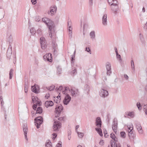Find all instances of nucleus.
<instances>
[{"instance_id": "obj_1", "label": "nucleus", "mask_w": 147, "mask_h": 147, "mask_svg": "<svg viewBox=\"0 0 147 147\" xmlns=\"http://www.w3.org/2000/svg\"><path fill=\"white\" fill-rule=\"evenodd\" d=\"M42 21L47 25L49 30V35L51 37H52V34L53 35L55 30V25L54 22L49 18H44L42 19Z\"/></svg>"}, {"instance_id": "obj_2", "label": "nucleus", "mask_w": 147, "mask_h": 147, "mask_svg": "<svg viewBox=\"0 0 147 147\" xmlns=\"http://www.w3.org/2000/svg\"><path fill=\"white\" fill-rule=\"evenodd\" d=\"M58 119L59 121H57V120L55 121L53 126V128L54 130L56 131H58L61 128V124L59 121L63 120V118L62 117L58 118Z\"/></svg>"}, {"instance_id": "obj_3", "label": "nucleus", "mask_w": 147, "mask_h": 147, "mask_svg": "<svg viewBox=\"0 0 147 147\" xmlns=\"http://www.w3.org/2000/svg\"><path fill=\"white\" fill-rule=\"evenodd\" d=\"M40 42L41 47L42 49H45L47 47V42L45 38L43 37H42L40 39Z\"/></svg>"}, {"instance_id": "obj_4", "label": "nucleus", "mask_w": 147, "mask_h": 147, "mask_svg": "<svg viewBox=\"0 0 147 147\" xmlns=\"http://www.w3.org/2000/svg\"><path fill=\"white\" fill-rule=\"evenodd\" d=\"M69 91L71 92V95L73 96L76 97L79 95V92L78 89L72 88L71 89L69 90Z\"/></svg>"}, {"instance_id": "obj_5", "label": "nucleus", "mask_w": 147, "mask_h": 147, "mask_svg": "<svg viewBox=\"0 0 147 147\" xmlns=\"http://www.w3.org/2000/svg\"><path fill=\"white\" fill-rule=\"evenodd\" d=\"M99 95L100 97L105 98L108 95V93L107 90L102 89L99 92Z\"/></svg>"}, {"instance_id": "obj_6", "label": "nucleus", "mask_w": 147, "mask_h": 147, "mask_svg": "<svg viewBox=\"0 0 147 147\" xmlns=\"http://www.w3.org/2000/svg\"><path fill=\"white\" fill-rule=\"evenodd\" d=\"M71 100V97L69 94H65V96L63 100V103L65 105H67L69 103Z\"/></svg>"}, {"instance_id": "obj_7", "label": "nucleus", "mask_w": 147, "mask_h": 147, "mask_svg": "<svg viewBox=\"0 0 147 147\" xmlns=\"http://www.w3.org/2000/svg\"><path fill=\"white\" fill-rule=\"evenodd\" d=\"M106 68L107 70V75L110 76L111 73V65L109 62H107L106 64Z\"/></svg>"}, {"instance_id": "obj_8", "label": "nucleus", "mask_w": 147, "mask_h": 147, "mask_svg": "<svg viewBox=\"0 0 147 147\" xmlns=\"http://www.w3.org/2000/svg\"><path fill=\"white\" fill-rule=\"evenodd\" d=\"M111 9L113 13L116 15L117 13V11L119 9L117 3H116V4L112 5L111 6Z\"/></svg>"}, {"instance_id": "obj_9", "label": "nucleus", "mask_w": 147, "mask_h": 147, "mask_svg": "<svg viewBox=\"0 0 147 147\" xmlns=\"http://www.w3.org/2000/svg\"><path fill=\"white\" fill-rule=\"evenodd\" d=\"M52 47L53 50L54 54H57V45L55 40H53L52 41Z\"/></svg>"}, {"instance_id": "obj_10", "label": "nucleus", "mask_w": 147, "mask_h": 147, "mask_svg": "<svg viewBox=\"0 0 147 147\" xmlns=\"http://www.w3.org/2000/svg\"><path fill=\"white\" fill-rule=\"evenodd\" d=\"M57 10V7L56 6L51 7L50 8V10L48 11V13L50 15L52 16L56 12Z\"/></svg>"}, {"instance_id": "obj_11", "label": "nucleus", "mask_w": 147, "mask_h": 147, "mask_svg": "<svg viewBox=\"0 0 147 147\" xmlns=\"http://www.w3.org/2000/svg\"><path fill=\"white\" fill-rule=\"evenodd\" d=\"M43 58L45 61H47L50 62L52 61L51 54V53L46 54L43 56Z\"/></svg>"}, {"instance_id": "obj_12", "label": "nucleus", "mask_w": 147, "mask_h": 147, "mask_svg": "<svg viewBox=\"0 0 147 147\" xmlns=\"http://www.w3.org/2000/svg\"><path fill=\"white\" fill-rule=\"evenodd\" d=\"M96 125L98 127H101L102 125V122L100 117H97L96 120Z\"/></svg>"}, {"instance_id": "obj_13", "label": "nucleus", "mask_w": 147, "mask_h": 147, "mask_svg": "<svg viewBox=\"0 0 147 147\" xmlns=\"http://www.w3.org/2000/svg\"><path fill=\"white\" fill-rule=\"evenodd\" d=\"M23 131L24 132L25 137L26 139L27 140H28L27 138V133L28 131V128L27 125L26 124H24L23 125Z\"/></svg>"}, {"instance_id": "obj_14", "label": "nucleus", "mask_w": 147, "mask_h": 147, "mask_svg": "<svg viewBox=\"0 0 147 147\" xmlns=\"http://www.w3.org/2000/svg\"><path fill=\"white\" fill-rule=\"evenodd\" d=\"M136 127L140 134H142L143 131L142 129L141 125L140 123L138 122L136 123Z\"/></svg>"}, {"instance_id": "obj_15", "label": "nucleus", "mask_w": 147, "mask_h": 147, "mask_svg": "<svg viewBox=\"0 0 147 147\" xmlns=\"http://www.w3.org/2000/svg\"><path fill=\"white\" fill-rule=\"evenodd\" d=\"M107 14H105L102 18V24L104 26H106L107 24Z\"/></svg>"}, {"instance_id": "obj_16", "label": "nucleus", "mask_w": 147, "mask_h": 147, "mask_svg": "<svg viewBox=\"0 0 147 147\" xmlns=\"http://www.w3.org/2000/svg\"><path fill=\"white\" fill-rule=\"evenodd\" d=\"M12 54V47L11 46H9L7 52V58L9 59Z\"/></svg>"}, {"instance_id": "obj_17", "label": "nucleus", "mask_w": 147, "mask_h": 147, "mask_svg": "<svg viewBox=\"0 0 147 147\" xmlns=\"http://www.w3.org/2000/svg\"><path fill=\"white\" fill-rule=\"evenodd\" d=\"M117 122L116 121L115 119H114L113 124L112 125V128L114 131L116 133L117 131Z\"/></svg>"}, {"instance_id": "obj_18", "label": "nucleus", "mask_w": 147, "mask_h": 147, "mask_svg": "<svg viewBox=\"0 0 147 147\" xmlns=\"http://www.w3.org/2000/svg\"><path fill=\"white\" fill-rule=\"evenodd\" d=\"M54 103L52 101H47L45 102V105L46 107L48 108L49 106H52L53 105Z\"/></svg>"}, {"instance_id": "obj_19", "label": "nucleus", "mask_w": 147, "mask_h": 147, "mask_svg": "<svg viewBox=\"0 0 147 147\" xmlns=\"http://www.w3.org/2000/svg\"><path fill=\"white\" fill-rule=\"evenodd\" d=\"M90 36L91 39L93 40H94L95 38V32L94 31L91 32L90 33Z\"/></svg>"}, {"instance_id": "obj_20", "label": "nucleus", "mask_w": 147, "mask_h": 147, "mask_svg": "<svg viewBox=\"0 0 147 147\" xmlns=\"http://www.w3.org/2000/svg\"><path fill=\"white\" fill-rule=\"evenodd\" d=\"M55 109H57L56 111V113L57 114H59L63 110V108L61 105L58 107V109L56 108Z\"/></svg>"}, {"instance_id": "obj_21", "label": "nucleus", "mask_w": 147, "mask_h": 147, "mask_svg": "<svg viewBox=\"0 0 147 147\" xmlns=\"http://www.w3.org/2000/svg\"><path fill=\"white\" fill-rule=\"evenodd\" d=\"M110 137L113 140V141L115 142H117L118 141V139L116 137L115 135L113 133H111L110 135Z\"/></svg>"}, {"instance_id": "obj_22", "label": "nucleus", "mask_w": 147, "mask_h": 147, "mask_svg": "<svg viewBox=\"0 0 147 147\" xmlns=\"http://www.w3.org/2000/svg\"><path fill=\"white\" fill-rule=\"evenodd\" d=\"M108 2L111 6L113 4H116L118 3L117 0H108Z\"/></svg>"}, {"instance_id": "obj_23", "label": "nucleus", "mask_w": 147, "mask_h": 147, "mask_svg": "<svg viewBox=\"0 0 147 147\" xmlns=\"http://www.w3.org/2000/svg\"><path fill=\"white\" fill-rule=\"evenodd\" d=\"M43 121H35L34 123L35 125H36V127L37 128L39 127L40 125L42 123Z\"/></svg>"}, {"instance_id": "obj_24", "label": "nucleus", "mask_w": 147, "mask_h": 147, "mask_svg": "<svg viewBox=\"0 0 147 147\" xmlns=\"http://www.w3.org/2000/svg\"><path fill=\"white\" fill-rule=\"evenodd\" d=\"M68 29L69 31H72V28L71 27V23L70 21L68 20Z\"/></svg>"}, {"instance_id": "obj_25", "label": "nucleus", "mask_w": 147, "mask_h": 147, "mask_svg": "<svg viewBox=\"0 0 147 147\" xmlns=\"http://www.w3.org/2000/svg\"><path fill=\"white\" fill-rule=\"evenodd\" d=\"M40 105V102H39L37 101L36 102V103L34 104L33 106V108L34 110H36V108L37 107V106H39Z\"/></svg>"}, {"instance_id": "obj_26", "label": "nucleus", "mask_w": 147, "mask_h": 147, "mask_svg": "<svg viewBox=\"0 0 147 147\" xmlns=\"http://www.w3.org/2000/svg\"><path fill=\"white\" fill-rule=\"evenodd\" d=\"M111 147H117V144L116 142L113 140L111 141Z\"/></svg>"}, {"instance_id": "obj_27", "label": "nucleus", "mask_w": 147, "mask_h": 147, "mask_svg": "<svg viewBox=\"0 0 147 147\" xmlns=\"http://www.w3.org/2000/svg\"><path fill=\"white\" fill-rule=\"evenodd\" d=\"M46 147H52L51 142L49 140H48L46 143Z\"/></svg>"}, {"instance_id": "obj_28", "label": "nucleus", "mask_w": 147, "mask_h": 147, "mask_svg": "<svg viewBox=\"0 0 147 147\" xmlns=\"http://www.w3.org/2000/svg\"><path fill=\"white\" fill-rule=\"evenodd\" d=\"M42 111V109L41 107H38L36 111V113H41Z\"/></svg>"}, {"instance_id": "obj_29", "label": "nucleus", "mask_w": 147, "mask_h": 147, "mask_svg": "<svg viewBox=\"0 0 147 147\" xmlns=\"http://www.w3.org/2000/svg\"><path fill=\"white\" fill-rule=\"evenodd\" d=\"M13 69H10V70L9 71V78L10 79H11L12 77V76L13 74Z\"/></svg>"}, {"instance_id": "obj_30", "label": "nucleus", "mask_w": 147, "mask_h": 147, "mask_svg": "<svg viewBox=\"0 0 147 147\" xmlns=\"http://www.w3.org/2000/svg\"><path fill=\"white\" fill-rule=\"evenodd\" d=\"M31 89L32 91L33 92H34V93H38L37 88H36V87L34 86H32Z\"/></svg>"}, {"instance_id": "obj_31", "label": "nucleus", "mask_w": 147, "mask_h": 147, "mask_svg": "<svg viewBox=\"0 0 147 147\" xmlns=\"http://www.w3.org/2000/svg\"><path fill=\"white\" fill-rule=\"evenodd\" d=\"M75 55H72L71 56V65L72 66H73L74 65V61L75 60Z\"/></svg>"}, {"instance_id": "obj_32", "label": "nucleus", "mask_w": 147, "mask_h": 147, "mask_svg": "<svg viewBox=\"0 0 147 147\" xmlns=\"http://www.w3.org/2000/svg\"><path fill=\"white\" fill-rule=\"evenodd\" d=\"M127 127L129 131H132L133 130V125L132 124H130L129 125H128L127 126Z\"/></svg>"}, {"instance_id": "obj_33", "label": "nucleus", "mask_w": 147, "mask_h": 147, "mask_svg": "<svg viewBox=\"0 0 147 147\" xmlns=\"http://www.w3.org/2000/svg\"><path fill=\"white\" fill-rule=\"evenodd\" d=\"M128 131V136L129 137H134V134L133 133L132 131Z\"/></svg>"}, {"instance_id": "obj_34", "label": "nucleus", "mask_w": 147, "mask_h": 147, "mask_svg": "<svg viewBox=\"0 0 147 147\" xmlns=\"http://www.w3.org/2000/svg\"><path fill=\"white\" fill-rule=\"evenodd\" d=\"M55 88V86L54 85H52L50 87H46V88L49 90L50 91H51L53 90Z\"/></svg>"}, {"instance_id": "obj_35", "label": "nucleus", "mask_w": 147, "mask_h": 147, "mask_svg": "<svg viewBox=\"0 0 147 147\" xmlns=\"http://www.w3.org/2000/svg\"><path fill=\"white\" fill-rule=\"evenodd\" d=\"M42 118L41 116L38 117L35 119L34 121H43Z\"/></svg>"}, {"instance_id": "obj_36", "label": "nucleus", "mask_w": 147, "mask_h": 147, "mask_svg": "<svg viewBox=\"0 0 147 147\" xmlns=\"http://www.w3.org/2000/svg\"><path fill=\"white\" fill-rule=\"evenodd\" d=\"M32 99L33 103H34L37 101L38 100V98L37 97L34 96L32 97Z\"/></svg>"}, {"instance_id": "obj_37", "label": "nucleus", "mask_w": 147, "mask_h": 147, "mask_svg": "<svg viewBox=\"0 0 147 147\" xmlns=\"http://www.w3.org/2000/svg\"><path fill=\"white\" fill-rule=\"evenodd\" d=\"M131 68L134 71L135 70V67L134 65V61L133 60H131Z\"/></svg>"}, {"instance_id": "obj_38", "label": "nucleus", "mask_w": 147, "mask_h": 147, "mask_svg": "<svg viewBox=\"0 0 147 147\" xmlns=\"http://www.w3.org/2000/svg\"><path fill=\"white\" fill-rule=\"evenodd\" d=\"M30 32L33 35L35 34L36 33V31L34 28H32L30 30Z\"/></svg>"}, {"instance_id": "obj_39", "label": "nucleus", "mask_w": 147, "mask_h": 147, "mask_svg": "<svg viewBox=\"0 0 147 147\" xmlns=\"http://www.w3.org/2000/svg\"><path fill=\"white\" fill-rule=\"evenodd\" d=\"M77 74L76 70V69H74L73 71L71 72V74L73 76Z\"/></svg>"}, {"instance_id": "obj_40", "label": "nucleus", "mask_w": 147, "mask_h": 147, "mask_svg": "<svg viewBox=\"0 0 147 147\" xmlns=\"http://www.w3.org/2000/svg\"><path fill=\"white\" fill-rule=\"evenodd\" d=\"M77 133L79 136V137H80V138H82L84 136V134L83 133L78 132Z\"/></svg>"}, {"instance_id": "obj_41", "label": "nucleus", "mask_w": 147, "mask_h": 147, "mask_svg": "<svg viewBox=\"0 0 147 147\" xmlns=\"http://www.w3.org/2000/svg\"><path fill=\"white\" fill-rule=\"evenodd\" d=\"M61 72V68L59 67H58L57 68V73L59 74H60Z\"/></svg>"}, {"instance_id": "obj_42", "label": "nucleus", "mask_w": 147, "mask_h": 147, "mask_svg": "<svg viewBox=\"0 0 147 147\" xmlns=\"http://www.w3.org/2000/svg\"><path fill=\"white\" fill-rule=\"evenodd\" d=\"M137 106L139 110L141 109V104L139 102H138L137 103Z\"/></svg>"}, {"instance_id": "obj_43", "label": "nucleus", "mask_w": 147, "mask_h": 147, "mask_svg": "<svg viewBox=\"0 0 147 147\" xmlns=\"http://www.w3.org/2000/svg\"><path fill=\"white\" fill-rule=\"evenodd\" d=\"M127 115L130 116L131 117L133 118L134 117V113L133 112H129L128 113Z\"/></svg>"}, {"instance_id": "obj_44", "label": "nucleus", "mask_w": 147, "mask_h": 147, "mask_svg": "<svg viewBox=\"0 0 147 147\" xmlns=\"http://www.w3.org/2000/svg\"><path fill=\"white\" fill-rule=\"evenodd\" d=\"M126 134L125 132L124 131H122L121 132V136L123 138H125V137Z\"/></svg>"}, {"instance_id": "obj_45", "label": "nucleus", "mask_w": 147, "mask_h": 147, "mask_svg": "<svg viewBox=\"0 0 147 147\" xmlns=\"http://www.w3.org/2000/svg\"><path fill=\"white\" fill-rule=\"evenodd\" d=\"M118 60L121 65L123 64V61L122 58Z\"/></svg>"}, {"instance_id": "obj_46", "label": "nucleus", "mask_w": 147, "mask_h": 147, "mask_svg": "<svg viewBox=\"0 0 147 147\" xmlns=\"http://www.w3.org/2000/svg\"><path fill=\"white\" fill-rule=\"evenodd\" d=\"M116 58L117 60L121 58V55L118 53L116 54Z\"/></svg>"}, {"instance_id": "obj_47", "label": "nucleus", "mask_w": 147, "mask_h": 147, "mask_svg": "<svg viewBox=\"0 0 147 147\" xmlns=\"http://www.w3.org/2000/svg\"><path fill=\"white\" fill-rule=\"evenodd\" d=\"M65 91H63V94H65V91H67V90H69L70 89L68 87H65Z\"/></svg>"}, {"instance_id": "obj_48", "label": "nucleus", "mask_w": 147, "mask_h": 147, "mask_svg": "<svg viewBox=\"0 0 147 147\" xmlns=\"http://www.w3.org/2000/svg\"><path fill=\"white\" fill-rule=\"evenodd\" d=\"M37 33L40 35L42 34L41 30L40 29H38L37 31Z\"/></svg>"}, {"instance_id": "obj_49", "label": "nucleus", "mask_w": 147, "mask_h": 147, "mask_svg": "<svg viewBox=\"0 0 147 147\" xmlns=\"http://www.w3.org/2000/svg\"><path fill=\"white\" fill-rule=\"evenodd\" d=\"M85 51L89 53L90 54L91 53V50L89 48L86 47Z\"/></svg>"}, {"instance_id": "obj_50", "label": "nucleus", "mask_w": 147, "mask_h": 147, "mask_svg": "<svg viewBox=\"0 0 147 147\" xmlns=\"http://www.w3.org/2000/svg\"><path fill=\"white\" fill-rule=\"evenodd\" d=\"M69 36L70 38H71L72 37V31H69Z\"/></svg>"}, {"instance_id": "obj_51", "label": "nucleus", "mask_w": 147, "mask_h": 147, "mask_svg": "<svg viewBox=\"0 0 147 147\" xmlns=\"http://www.w3.org/2000/svg\"><path fill=\"white\" fill-rule=\"evenodd\" d=\"M31 2L33 5H35L37 3L36 0H31Z\"/></svg>"}, {"instance_id": "obj_52", "label": "nucleus", "mask_w": 147, "mask_h": 147, "mask_svg": "<svg viewBox=\"0 0 147 147\" xmlns=\"http://www.w3.org/2000/svg\"><path fill=\"white\" fill-rule=\"evenodd\" d=\"M139 37L140 40L142 41L144 39V38L142 35L141 34H139Z\"/></svg>"}, {"instance_id": "obj_53", "label": "nucleus", "mask_w": 147, "mask_h": 147, "mask_svg": "<svg viewBox=\"0 0 147 147\" xmlns=\"http://www.w3.org/2000/svg\"><path fill=\"white\" fill-rule=\"evenodd\" d=\"M28 91V87L27 85H26L25 86V89L24 91L26 93Z\"/></svg>"}, {"instance_id": "obj_54", "label": "nucleus", "mask_w": 147, "mask_h": 147, "mask_svg": "<svg viewBox=\"0 0 147 147\" xmlns=\"http://www.w3.org/2000/svg\"><path fill=\"white\" fill-rule=\"evenodd\" d=\"M95 130L98 133L100 131H101V129L100 128H95Z\"/></svg>"}, {"instance_id": "obj_55", "label": "nucleus", "mask_w": 147, "mask_h": 147, "mask_svg": "<svg viewBox=\"0 0 147 147\" xmlns=\"http://www.w3.org/2000/svg\"><path fill=\"white\" fill-rule=\"evenodd\" d=\"M60 142H59V143H58L56 145V147H61V144L60 143Z\"/></svg>"}, {"instance_id": "obj_56", "label": "nucleus", "mask_w": 147, "mask_h": 147, "mask_svg": "<svg viewBox=\"0 0 147 147\" xmlns=\"http://www.w3.org/2000/svg\"><path fill=\"white\" fill-rule=\"evenodd\" d=\"M50 95V94L49 93H48V94H47L46 95V96H45V98L46 99H48Z\"/></svg>"}, {"instance_id": "obj_57", "label": "nucleus", "mask_w": 147, "mask_h": 147, "mask_svg": "<svg viewBox=\"0 0 147 147\" xmlns=\"http://www.w3.org/2000/svg\"><path fill=\"white\" fill-rule=\"evenodd\" d=\"M104 143V141L102 140H100L99 143V144L101 145H103Z\"/></svg>"}, {"instance_id": "obj_58", "label": "nucleus", "mask_w": 147, "mask_h": 147, "mask_svg": "<svg viewBox=\"0 0 147 147\" xmlns=\"http://www.w3.org/2000/svg\"><path fill=\"white\" fill-rule=\"evenodd\" d=\"M63 88V87L62 86H60L57 90H61Z\"/></svg>"}, {"instance_id": "obj_59", "label": "nucleus", "mask_w": 147, "mask_h": 147, "mask_svg": "<svg viewBox=\"0 0 147 147\" xmlns=\"http://www.w3.org/2000/svg\"><path fill=\"white\" fill-rule=\"evenodd\" d=\"M124 77L127 80H128L129 77L126 74H125L124 75Z\"/></svg>"}, {"instance_id": "obj_60", "label": "nucleus", "mask_w": 147, "mask_h": 147, "mask_svg": "<svg viewBox=\"0 0 147 147\" xmlns=\"http://www.w3.org/2000/svg\"><path fill=\"white\" fill-rule=\"evenodd\" d=\"M143 108L145 110H147V104L144 105L143 106Z\"/></svg>"}, {"instance_id": "obj_61", "label": "nucleus", "mask_w": 147, "mask_h": 147, "mask_svg": "<svg viewBox=\"0 0 147 147\" xmlns=\"http://www.w3.org/2000/svg\"><path fill=\"white\" fill-rule=\"evenodd\" d=\"M53 136H55V137L53 138V139H55V138L57 136V134L56 133H53Z\"/></svg>"}, {"instance_id": "obj_62", "label": "nucleus", "mask_w": 147, "mask_h": 147, "mask_svg": "<svg viewBox=\"0 0 147 147\" xmlns=\"http://www.w3.org/2000/svg\"><path fill=\"white\" fill-rule=\"evenodd\" d=\"M104 134H105V137H107V136H109L108 135L107 133H105V131H104Z\"/></svg>"}, {"instance_id": "obj_63", "label": "nucleus", "mask_w": 147, "mask_h": 147, "mask_svg": "<svg viewBox=\"0 0 147 147\" xmlns=\"http://www.w3.org/2000/svg\"><path fill=\"white\" fill-rule=\"evenodd\" d=\"M115 51L116 54L118 53V52H117V48L116 47H115Z\"/></svg>"}, {"instance_id": "obj_64", "label": "nucleus", "mask_w": 147, "mask_h": 147, "mask_svg": "<svg viewBox=\"0 0 147 147\" xmlns=\"http://www.w3.org/2000/svg\"><path fill=\"white\" fill-rule=\"evenodd\" d=\"M98 133L100 136H102V131H100V132H99Z\"/></svg>"}]
</instances>
